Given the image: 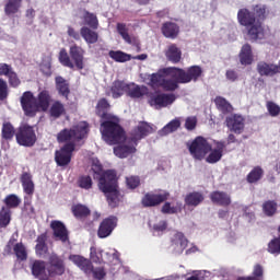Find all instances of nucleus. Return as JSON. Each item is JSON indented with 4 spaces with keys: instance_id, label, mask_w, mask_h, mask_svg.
Listing matches in <instances>:
<instances>
[{
    "instance_id": "obj_1",
    "label": "nucleus",
    "mask_w": 280,
    "mask_h": 280,
    "mask_svg": "<svg viewBox=\"0 0 280 280\" xmlns=\"http://www.w3.org/2000/svg\"><path fill=\"white\" fill-rule=\"evenodd\" d=\"M237 21L243 27H247V36L250 40H262L266 36L264 21H266V5L256 4L253 11L243 8L237 12Z\"/></svg>"
},
{
    "instance_id": "obj_2",
    "label": "nucleus",
    "mask_w": 280,
    "mask_h": 280,
    "mask_svg": "<svg viewBox=\"0 0 280 280\" xmlns=\"http://www.w3.org/2000/svg\"><path fill=\"white\" fill-rule=\"evenodd\" d=\"M104 166L102 164H93L92 171L94 174H97L98 177V189L103 194H105L108 206L112 209L119 207V202L124 196L119 191V182L117 178V171L115 170H107L104 171Z\"/></svg>"
},
{
    "instance_id": "obj_3",
    "label": "nucleus",
    "mask_w": 280,
    "mask_h": 280,
    "mask_svg": "<svg viewBox=\"0 0 280 280\" xmlns=\"http://www.w3.org/2000/svg\"><path fill=\"white\" fill-rule=\"evenodd\" d=\"M84 54L85 51L81 46L72 45L67 52L66 48H61L59 51L58 60L62 67L68 69H78L82 71L84 69Z\"/></svg>"
},
{
    "instance_id": "obj_4",
    "label": "nucleus",
    "mask_w": 280,
    "mask_h": 280,
    "mask_svg": "<svg viewBox=\"0 0 280 280\" xmlns=\"http://www.w3.org/2000/svg\"><path fill=\"white\" fill-rule=\"evenodd\" d=\"M113 119H105L101 122V133L106 143L109 145H117V143L126 141V131L119 126L118 121Z\"/></svg>"
},
{
    "instance_id": "obj_5",
    "label": "nucleus",
    "mask_w": 280,
    "mask_h": 280,
    "mask_svg": "<svg viewBox=\"0 0 280 280\" xmlns=\"http://www.w3.org/2000/svg\"><path fill=\"white\" fill-rule=\"evenodd\" d=\"M89 135V122L82 121L72 128H65L57 135L58 143H78L86 139Z\"/></svg>"
},
{
    "instance_id": "obj_6",
    "label": "nucleus",
    "mask_w": 280,
    "mask_h": 280,
    "mask_svg": "<svg viewBox=\"0 0 280 280\" xmlns=\"http://www.w3.org/2000/svg\"><path fill=\"white\" fill-rule=\"evenodd\" d=\"M171 73V78H179V84H189V82H198L202 78V67L190 66L186 70L182 68L171 67L165 70Z\"/></svg>"
},
{
    "instance_id": "obj_7",
    "label": "nucleus",
    "mask_w": 280,
    "mask_h": 280,
    "mask_svg": "<svg viewBox=\"0 0 280 280\" xmlns=\"http://www.w3.org/2000/svg\"><path fill=\"white\" fill-rule=\"evenodd\" d=\"M15 141L23 148H34V145H36V141H38L36 130L27 124L20 126L15 132Z\"/></svg>"
},
{
    "instance_id": "obj_8",
    "label": "nucleus",
    "mask_w": 280,
    "mask_h": 280,
    "mask_svg": "<svg viewBox=\"0 0 280 280\" xmlns=\"http://www.w3.org/2000/svg\"><path fill=\"white\" fill-rule=\"evenodd\" d=\"M187 148L195 161H202L211 152V144L201 136L195 138L191 143H187Z\"/></svg>"
},
{
    "instance_id": "obj_9",
    "label": "nucleus",
    "mask_w": 280,
    "mask_h": 280,
    "mask_svg": "<svg viewBox=\"0 0 280 280\" xmlns=\"http://www.w3.org/2000/svg\"><path fill=\"white\" fill-rule=\"evenodd\" d=\"M46 270L50 279H56V277H62L67 272V264L65 258L58 254H50L46 265Z\"/></svg>"
},
{
    "instance_id": "obj_10",
    "label": "nucleus",
    "mask_w": 280,
    "mask_h": 280,
    "mask_svg": "<svg viewBox=\"0 0 280 280\" xmlns=\"http://www.w3.org/2000/svg\"><path fill=\"white\" fill-rule=\"evenodd\" d=\"M22 110L26 117H36L40 113L38 109L37 98L32 91H26L20 97Z\"/></svg>"
},
{
    "instance_id": "obj_11",
    "label": "nucleus",
    "mask_w": 280,
    "mask_h": 280,
    "mask_svg": "<svg viewBox=\"0 0 280 280\" xmlns=\"http://www.w3.org/2000/svg\"><path fill=\"white\" fill-rule=\"evenodd\" d=\"M176 102V95L174 94H165V93H150L148 104L149 106H153L154 108H167L171 104Z\"/></svg>"
},
{
    "instance_id": "obj_12",
    "label": "nucleus",
    "mask_w": 280,
    "mask_h": 280,
    "mask_svg": "<svg viewBox=\"0 0 280 280\" xmlns=\"http://www.w3.org/2000/svg\"><path fill=\"white\" fill-rule=\"evenodd\" d=\"M170 200V192L163 191L160 194L156 192H147L142 199L141 205L144 209H149L152 207H159L160 205H163V202H167Z\"/></svg>"
},
{
    "instance_id": "obj_13",
    "label": "nucleus",
    "mask_w": 280,
    "mask_h": 280,
    "mask_svg": "<svg viewBox=\"0 0 280 280\" xmlns=\"http://www.w3.org/2000/svg\"><path fill=\"white\" fill-rule=\"evenodd\" d=\"M73 152H75V143L70 142L62 145L59 151L55 152V161L57 165L59 167H66V165H69V163H71Z\"/></svg>"
},
{
    "instance_id": "obj_14",
    "label": "nucleus",
    "mask_w": 280,
    "mask_h": 280,
    "mask_svg": "<svg viewBox=\"0 0 280 280\" xmlns=\"http://www.w3.org/2000/svg\"><path fill=\"white\" fill-rule=\"evenodd\" d=\"M115 229H117V217H108L100 223L97 237H100V240H106V237L113 235Z\"/></svg>"
},
{
    "instance_id": "obj_15",
    "label": "nucleus",
    "mask_w": 280,
    "mask_h": 280,
    "mask_svg": "<svg viewBox=\"0 0 280 280\" xmlns=\"http://www.w3.org/2000/svg\"><path fill=\"white\" fill-rule=\"evenodd\" d=\"M245 121L243 116L237 114L231 115L225 119L226 127L235 135H242L244 132Z\"/></svg>"
},
{
    "instance_id": "obj_16",
    "label": "nucleus",
    "mask_w": 280,
    "mask_h": 280,
    "mask_svg": "<svg viewBox=\"0 0 280 280\" xmlns=\"http://www.w3.org/2000/svg\"><path fill=\"white\" fill-rule=\"evenodd\" d=\"M50 229L52 230L55 240L63 244L69 242V230L61 221H51Z\"/></svg>"
},
{
    "instance_id": "obj_17",
    "label": "nucleus",
    "mask_w": 280,
    "mask_h": 280,
    "mask_svg": "<svg viewBox=\"0 0 280 280\" xmlns=\"http://www.w3.org/2000/svg\"><path fill=\"white\" fill-rule=\"evenodd\" d=\"M152 133V126L145 121L139 122L137 127L131 131V141L137 145L138 141L145 139L148 135Z\"/></svg>"
},
{
    "instance_id": "obj_18",
    "label": "nucleus",
    "mask_w": 280,
    "mask_h": 280,
    "mask_svg": "<svg viewBox=\"0 0 280 280\" xmlns=\"http://www.w3.org/2000/svg\"><path fill=\"white\" fill-rule=\"evenodd\" d=\"M69 260L74 264V266L84 272V275H91L93 270V262L90 259L84 258V256L72 254L69 256Z\"/></svg>"
},
{
    "instance_id": "obj_19",
    "label": "nucleus",
    "mask_w": 280,
    "mask_h": 280,
    "mask_svg": "<svg viewBox=\"0 0 280 280\" xmlns=\"http://www.w3.org/2000/svg\"><path fill=\"white\" fill-rule=\"evenodd\" d=\"M161 33L165 38L174 40L178 38V34H180V26L174 22H164L161 27Z\"/></svg>"
},
{
    "instance_id": "obj_20",
    "label": "nucleus",
    "mask_w": 280,
    "mask_h": 280,
    "mask_svg": "<svg viewBox=\"0 0 280 280\" xmlns=\"http://www.w3.org/2000/svg\"><path fill=\"white\" fill-rule=\"evenodd\" d=\"M210 200L213 205L219 207H229L231 206V195H228L225 191L214 190L210 194Z\"/></svg>"
},
{
    "instance_id": "obj_21",
    "label": "nucleus",
    "mask_w": 280,
    "mask_h": 280,
    "mask_svg": "<svg viewBox=\"0 0 280 280\" xmlns=\"http://www.w3.org/2000/svg\"><path fill=\"white\" fill-rule=\"evenodd\" d=\"M215 145L217 148L210 150L209 155L206 158L207 163L213 164L222 160V155L224 153V148H226V144L224 143V141H218L215 142Z\"/></svg>"
},
{
    "instance_id": "obj_22",
    "label": "nucleus",
    "mask_w": 280,
    "mask_h": 280,
    "mask_svg": "<svg viewBox=\"0 0 280 280\" xmlns=\"http://www.w3.org/2000/svg\"><path fill=\"white\" fill-rule=\"evenodd\" d=\"M149 95L148 88L137 85L136 83H129L127 88V96L131 100H141V97Z\"/></svg>"
},
{
    "instance_id": "obj_23",
    "label": "nucleus",
    "mask_w": 280,
    "mask_h": 280,
    "mask_svg": "<svg viewBox=\"0 0 280 280\" xmlns=\"http://www.w3.org/2000/svg\"><path fill=\"white\" fill-rule=\"evenodd\" d=\"M56 90L61 97L65 100H69V95H71V88L69 81H67L63 77H56L55 78Z\"/></svg>"
},
{
    "instance_id": "obj_24",
    "label": "nucleus",
    "mask_w": 280,
    "mask_h": 280,
    "mask_svg": "<svg viewBox=\"0 0 280 280\" xmlns=\"http://www.w3.org/2000/svg\"><path fill=\"white\" fill-rule=\"evenodd\" d=\"M108 108H110V103H108V100L101 98L98 100L96 104V115L97 117H101V119H115V116H113L110 113H108Z\"/></svg>"
},
{
    "instance_id": "obj_25",
    "label": "nucleus",
    "mask_w": 280,
    "mask_h": 280,
    "mask_svg": "<svg viewBox=\"0 0 280 280\" xmlns=\"http://www.w3.org/2000/svg\"><path fill=\"white\" fill-rule=\"evenodd\" d=\"M129 83L121 80H115L110 86L112 97L119 100L124 94H128Z\"/></svg>"
},
{
    "instance_id": "obj_26",
    "label": "nucleus",
    "mask_w": 280,
    "mask_h": 280,
    "mask_svg": "<svg viewBox=\"0 0 280 280\" xmlns=\"http://www.w3.org/2000/svg\"><path fill=\"white\" fill-rule=\"evenodd\" d=\"M257 71H258L259 75H267V77H270V78L272 75H277V73H280L279 72V66L268 63L266 61H259L257 63Z\"/></svg>"
},
{
    "instance_id": "obj_27",
    "label": "nucleus",
    "mask_w": 280,
    "mask_h": 280,
    "mask_svg": "<svg viewBox=\"0 0 280 280\" xmlns=\"http://www.w3.org/2000/svg\"><path fill=\"white\" fill-rule=\"evenodd\" d=\"M165 57L173 65H178L183 58V51L176 44H171L165 51Z\"/></svg>"
},
{
    "instance_id": "obj_28",
    "label": "nucleus",
    "mask_w": 280,
    "mask_h": 280,
    "mask_svg": "<svg viewBox=\"0 0 280 280\" xmlns=\"http://www.w3.org/2000/svg\"><path fill=\"white\" fill-rule=\"evenodd\" d=\"M37 108L39 113H47L49 109V104H51V95L49 94V91L43 90L37 95Z\"/></svg>"
},
{
    "instance_id": "obj_29",
    "label": "nucleus",
    "mask_w": 280,
    "mask_h": 280,
    "mask_svg": "<svg viewBox=\"0 0 280 280\" xmlns=\"http://www.w3.org/2000/svg\"><path fill=\"white\" fill-rule=\"evenodd\" d=\"M83 14L81 16V21H83V25H86L91 30H97L100 27V20L97 19V14L91 13L86 9L82 10Z\"/></svg>"
},
{
    "instance_id": "obj_30",
    "label": "nucleus",
    "mask_w": 280,
    "mask_h": 280,
    "mask_svg": "<svg viewBox=\"0 0 280 280\" xmlns=\"http://www.w3.org/2000/svg\"><path fill=\"white\" fill-rule=\"evenodd\" d=\"M20 182L22 184L24 194H26L27 196H34L35 186L34 180H32V173H22Z\"/></svg>"
},
{
    "instance_id": "obj_31",
    "label": "nucleus",
    "mask_w": 280,
    "mask_h": 280,
    "mask_svg": "<svg viewBox=\"0 0 280 280\" xmlns=\"http://www.w3.org/2000/svg\"><path fill=\"white\" fill-rule=\"evenodd\" d=\"M35 253L38 257H43L49 253V247L47 246V232L42 233L36 238Z\"/></svg>"
},
{
    "instance_id": "obj_32",
    "label": "nucleus",
    "mask_w": 280,
    "mask_h": 280,
    "mask_svg": "<svg viewBox=\"0 0 280 280\" xmlns=\"http://www.w3.org/2000/svg\"><path fill=\"white\" fill-rule=\"evenodd\" d=\"M240 62L244 67H248V65H253V47L249 44L243 45L241 51L238 54Z\"/></svg>"
},
{
    "instance_id": "obj_33",
    "label": "nucleus",
    "mask_w": 280,
    "mask_h": 280,
    "mask_svg": "<svg viewBox=\"0 0 280 280\" xmlns=\"http://www.w3.org/2000/svg\"><path fill=\"white\" fill-rule=\"evenodd\" d=\"M80 34L88 45H95V43L100 40L97 32L93 31V28H90L89 26H82L80 28Z\"/></svg>"
},
{
    "instance_id": "obj_34",
    "label": "nucleus",
    "mask_w": 280,
    "mask_h": 280,
    "mask_svg": "<svg viewBox=\"0 0 280 280\" xmlns=\"http://www.w3.org/2000/svg\"><path fill=\"white\" fill-rule=\"evenodd\" d=\"M136 152L137 148L135 145L122 144L114 148V154L118 159H128L130 154H135Z\"/></svg>"
},
{
    "instance_id": "obj_35",
    "label": "nucleus",
    "mask_w": 280,
    "mask_h": 280,
    "mask_svg": "<svg viewBox=\"0 0 280 280\" xmlns=\"http://www.w3.org/2000/svg\"><path fill=\"white\" fill-rule=\"evenodd\" d=\"M184 200L187 207H198V205L205 202V195H202V192L192 191L186 195Z\"/></svg>"
},
{
    "instance_id": "obj_36",
    "label": "nucleus",
    "mask_w": 280,
    "mask_h": 280,
    "mask_svg": "<svg viewBox=\"0 0 280 280\" xmlns=\"http://www.w3.org/2000/svg\"><path fill=\"white\" fill-rule=\"evenodd\" d=\"M167 69L164 68L162 70H159L156 73H152L150 78L151 86H160L162 89L163 82L165 81V75H172V73L167 72Z\"/></svg>"
},
{
    "instance_id": "obj_37",
    "label": "nucleus",
    "mask_w": 280,
    "mask_h": 280,
    "mask_svg": "<svg viewBox=\"0 0 280 280\" xmlns=\"http://www.w3.org/2000/svg\"><path fill=\"white\" fill-rule=\"evenodd\" d=\"M22 5L23 0H7L4 14H7V16H14V14H19Z\"/></svg>"
},
{
    "instance_id": "obj_38",
    "label": "nucleus",
    "mask_w": 280,
    "mask_h": 280,
    "mask_svg": "<svg viewBox=\"0 0 280 280\" xmlns=\"http://www.w3.org/2000/svg\"><path fill=\"white\" fill-rule=\"evenodd\" d=\"M71 212L77 220H84V218H89V215H91V209L82 203L73 205L71 207Z\"/></svg>"
},
{
    "instance_id": "obj_39",
    "label": "nucleus",
    "mask_w": 280,
    "mask_h": 280,
    "mask_svg": "<svg viewBox=\"0 0 280 280\" xmlns=\"http://www.w3.org/2000/svg\"><path fill=\"white\" fill-rule=\"evenodd\" d=\"M188 244H189V240L185 237V234L183 232H177L174 234L172 240V245L176 246L178 250L183 253V250L187 248Z\"/></svg>"
},
{
    "instance_id": "obj_40",
    "label": "nucleus",
    "mask_w": 280,
    "mask_h": 280,
    "mask_svg": "<svg viewBox=\"0 0 280 280\" xmlns=\"http://www.w3.org/2000/svg\"><path fill=\"white\" fill-rule=\"evenodd\" d=\"M46 268L47 266L45 265V260H35L31 267L33 277L40 280L49 279V278L43 279V275L45 273Z\"/></svg>"
},
{
    "instance_id": "obj_41",
    "label": "nucleus",
    "mask_w": 280,
    "mask_h": 280,
    "mask_svg": "<svg viewBox=\"0 0 280 280\" xmlns=\"http://www.w3.org/2000/svg\"><path fill=\"white\" fill-rule=\"evenodd\" d=\"M50 117H54V119H60L62 115L67 113V109H65V104L60 101H55L49 109Z\"/></svg>"
},
{
    "instance_id": "obj_42",
    "label": "nucleus",
    "mask_w": 280,
    "mask_h": 280,
    "mask_svg": "<svg viewBox=\"0 0 280 280\" xmlns=\"http://www.w3.org/2000/svg\"><path fill=\"white\" fill-rule=\"evenodd\" d=\"M214 104H215L218 110L223 113V115H226V114L231 113V110H233V105H231V103H229V101H226V98H224L222 96H217L214 100Z\"/></svg>"
},
{
    "instance_id": "obj_43",
    "label": "nucleus",
    "mask_w": 280,
    "mask_h": 280,
    "mask_svg": "<svg viewBox=\"0 0 280 280\" xmlns=\"http://www.w3.org/2000/svg\"><path fill=\"white\" fill-rule=\"evenodd\" d=\"M179 128H180V119L175 118L161 129L160 135L161 137H165L172 132H176V130H178Z\"/></svg>"
},
{
    "instance_id": "obj_44",
    "label": "nucleus",
    "mask_w": 280,
    "mask_h": 280,
    "mask_svg": "<svg viewBox=\"0 0 280 280\" xmlns=\"http://www.w3.org/2000/svg\"><path fill=\"white\" fill-rule=\"evenodd\" d=\"M262 176H264V168H261L260 166H255L248 173L246 180H247V183L253 185L254 183H259V180H261Z\"/></svg>"
},
{
    "instance_id": "obj_45",
    "label": "nucleus",
    "mask_w": 280,
    "mask_h": 280,
    "mask_svg": "<svg viewBox=\"0 0 280 280\" xmlns=\"http://www.w3.org/2000/svg\"><path fill=\"white\" fill-rule=\"evenodd\" d=\"M3 203L5 205V209L10 211V209H16L21 206V198L15 194H11L3 199Z\"/></svg>"
},
{
    "instance_id": "obj_46",
    "label": "nucleus",
    "mask_w": 280,
    "mask_h": 280,
    "mask_svg": "<svg viewBox=\"0 0 280 280\" xmlns=\"http://www.w3.org/2000/svg\"><path fill=\"white\" fill-rule=\"evenodd\" d=\"M14 135L16 136V132L14 131L12 122H3L1 131L2 139L5 141H12V139H14Z\"/></svg>"
},
{
    "instance_id": "obj_47",
    "label": "nucleus",
    "mask_w": 280,
    "mask_h": 280,
    "mask_svg": "<svg viewBox=\"0 0 280 280\" xmlns=\"http://www.w3.org/2000/svg\"><path fill=\"white\" fill-rule=\"evenodd\" d=\"M278 205L275 200H267L262 203V213L267 215V218H272L277 213Z\"/></svg>"
},
{
    "instance_id": "obj_48",
    "label": "nucleus",
    "mask_w": 280,
    "mask_h": 280,
    "mask_svg": "<svg viewBox=\"0 0 280 280\" xmlns=\"http://www.w3.org/2000/svg\"><path fill=\"white\" fill-rule=\"evenodd\" d=\"M108 56L112 60H115V62H129V60H131L130 55L121 50H110Z\"/></svg>"
},
{
    "instance_id": "obj_49",
    "label": "nucleus",
    "mask_w": 280,
    "mask_h": 280,
    "mask_svg": "<svg viewBox=\"0 0 280 280\" xmlns=\"http://www.w3.org/2000/svg\"><path fill=\"white\" fill-rule=\"evenodd\" d=\"M173 79H164L162 83L163 91H176L178 89V84H180L179 77H172Z\"/></svg>"
},
{
    "instance_id": "obj_50",
    "label": "nucleus",
    "mask_w": 280,
    "mask_h": 280,
    "mask_svg": "<svg viewBox=\"0 0 280 280\" xmlns=\"http://www.w3.org/2000/svg\"><path fill=\"white\" fill-rule=\"evenodd\" d=\"M12 221V212L5 208L2 207L0 210V229H5Z\"/></svg>"
},
{
    "instance_id": "obj_51",
    "label": "nucleus",
    "mask_w": 280,
    "mask_h": 280,
    "mask_svg": "<svg viewBox=\"0 0 280 280\" xmlns=\"http://www.w3.org/2000/svg\"><path fill=\"white\" fill-rule=\"evenodd\" d=\"M77 185L80 187V189H85L89 191V189H93V178H91L89 175H81L77 180Z\"/></svg>"
},
{
    "instance_id": "obj_52",
    "label": "nucleus",
    "mask_w": 280,
    "mask_h": 280,
    "mask_svg": "<svg viewBox=\"0 0 280 280\" xmlns=\"http://www.w3.org/2000/svg\"><path fill=\"white\" fill-rule=\"evenodd\" d=\"M13 252L20 261L27 260V249H25V245H23V243H16L13 247Z\"/></svg>"
},
{
    "instance_id": "obj_53",
    "label": "nucleus",
    "mask_w": 280,
    "mask_h": 280,
    "mask_svg": "<svg viewBox=\"0 0 280 280\" xmlns=\"http://www.w3.org/2000/svg\"><path fill=\"white\" fill-rule=\"evenodd\" d=\"M117 32L121 36L122 40L128 45H132V37L128 34V27L124 23H117Z\"/></svg>"
},
{
    "instance_id": "obj_54",
    "label": "nucleus",
    "mask_w": 280,
    "mask_h": 280,
    "mask_svg": "<svg viewBox=\"0 0 280 280\" xmlns=\"http://www.w3.org/2000/svg\"><path fill=\"white\" fill-rule=\"evenodd\" d=\"M183 209L179 207H174L170 201H165L161 208V213L165 215H174L175 213H179Z\"/></svg>"
},
{
    "instance_id": "obj_55",
    "label": "nucleus",
    "mask_w": 280,
    "mask_h": 280,
    "mask_svg": "<svg viewBox=\"0 0 280 280\" xmlns=\"http://www.w3.org/2000/svg\"><path fill=\"white\" fill-rule=\"evenodd\" d=\"M267 250L270 255H280V238L278 236L268 243Z\"/></svg>"
},
{
    "instance_id": "obj_56",
    "label": "nucleus",
    "mask_w": 280,
    "mask_h": 280,
    "mask_svg": "<svg viewBox=\"0 0 280 280\" xmlns=\"http://www.w3.org/2000/svg\"><path fill=\"white\" fill-rule=\"evenodd\" d=\"M10 95V88L8 81L0 78V102H5Z\"/></svg>"
},
{
    "instance_id": "obj_57",
    "label": "nucleus",
    "mask_w": 280,
    "mask_h": 280,
    "mask_svg": "<svg viewBox=\"0 0 280 280\" xmlns=\"http://www.w3.org/2000/svg\"><path fill=\"white\" fill-rule=\"evenodd\" d=\"M266 108H267L270 117H279V115H280V106L277 103H275L272 101H268L266 103Z\"/></svg>"
},
{
    "instance_id": "obj_58",
    "label": "nucleus",
    "mask_w": 280,
    "mask_h": 280,
    "mask_svg": "<svg viewBox=\"0 0 280 280\" xmlns=\"http://www.w3.org/2000/svg\"><path fill=\"white\" fill-rule=\"evenodd\" d=\"M7 78L9 86L12 89H19V86H21V79L19 78V74L14 72V70L9 75H7Z\"/></svg>"
},
{
    "instance_id": "obj_59",
    "label": "nucleus",
    "mask_w": 280,
    "mask_h": 280,
    "mask_svg": "<svg viewBox=\"0 0 280 280\" xmlns=\"http://www.w3.org/2000/svg\"><path fill=\"white\" fill-rule=\"evenodd\" d=\"M91 275L93 276V279L102 280L106 277V269L104 267H96L95 268L92 265Z\"/></svg>"
},
{
    "instance_id": "obj_60",
    "label": "nucleus",
    "mask_w": 280,
    "mask_h": 280,
    "mask_svg": "<svg viewBox=\"0 0 280 280\" xmlns=\"http://www.w3.org/2000/svg\"><path fill=\"white\" fill-rule=\"evenodd\" d=\"M126 183L129 189H137V187L141 185V178H139V176L132 175V176L126 177Z\"/></svg>"
},
{
    "instance_id": "obj_61",
    "label": "nucleus",
    "mask_w": 280,
    "mask_h": 280,
    "mask_svg": "<svg viewBox=\"0 0 280 280\" xmlns=\"http://www.w3.org/2000/svg\"><path fill=\"white\" fill-rule=\"evenodd\" d=\"M196 126H198V118H196V116H190L186 118V121H185L186 130H196Z\"/></svg>"
},
{
    "instance_id": "obj_62",
    "label": "nucleus",
    "mask_w": 280,
    "mask_h": 280,
    "mask_svg": "<svg viewBox=\"0 0 280 280\" xmlns=\"http://www.w3.org/2000/svg\"><path fill=\"white\" fill-rule=\"evenodd\" d=\"M14 71V69L12 68V65H8V63H0V77L1 75H5V78H8V75L10 73H12Z\"/></svg>"
},
{
    "instance_id": "obj_63",
    "label": "nucleus",
    "mask_w": 280,
    "mask_h": 280,
    "mask_svg": "<svg viewBox=\"0 0 280 280\" xmlns=\"http://www.w3.org/2000/svg\"><path fill=\"white\" fill-rule=\"evenodd\" d=\"M225 78L229 80V82H237L240 74L234 69H229L225 72Z\"/></svg>"
},
{
    "instance_id": "obj_64",
    "label": "nucleus",
    "mask_w": 280,
    "mask_h": 280,
    "mask_svg": "<svg viewBox=\"0 0 280 280\" xmlns=\"http://www.w3.org/2000/svg\"><path fill=\"white\" fill-rule=\"evenodd\" d=\"M67 34L70 38H73V40H81L82 39V34H80L75 28L72 26H68Z\"/></svg>"
}]
</instances>
